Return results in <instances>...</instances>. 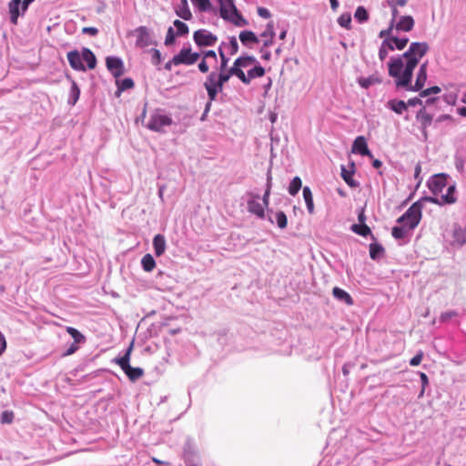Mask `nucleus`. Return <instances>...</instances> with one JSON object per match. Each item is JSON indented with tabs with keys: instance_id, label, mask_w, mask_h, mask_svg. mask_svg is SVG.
Returning <instances> with one entry per match:
<instances>
[{
	"instance_id": "nucleus-1",
	"label": "nucleus",
	"mask_w": 466,
	"mask_h": 466,
	"mask_svg": "<svg viewBox=\"0 0 466 466\" xmlns=\"http://www.w3.org/2000/svg\"><path fill=\"white\" fill-rule=\"evenodd\" d=\"M389 76L394 78L397 89L402 88L413 92V69L403 66V61L399 57H390L387 64Z\"/></svg>"
},
{
	"instance_id": "nucleus-2",
	"label": "nucleus",
	"mask_w": 466,
	"mask_h": 466,
	"mask_svg": "<svg viewBox=\"0 0 466 466\" xmlns=\"http://www.w3.org/2000/svg\"><path fill=\"white\" fill-rule=\"evenodd\" d=\"M66 57L70 66L79 72L95 69L97 65V59L94 52L85 46L80 51L73 49L67 52Z\"/></svg>"
},
{
	"instance_id": "nucleus-3",
	"label": "nucleus",
	"mask_w": 466,
	"mask_h": 466,
	"mask_svg": "<svg viewBox=\"0 0 466 466\" xmlns=\"http://www.w3.org/2000/svg\"><path fill=\"white\" fill-rule=\"evenodd\" d=\"M133 348L134 342L131 341L129 345L118 354V356L112 360V362L117 364L121 368L130 381L135 382L144 375V370L140 367H132L130 365Z\"/></svg>"
},
{
	"instance_id": "nucleus-4",
	"label": "nucleus",
	"mask_w": 466,
	"mask_h": 466,
	"mask_svg": "<svg viewBox=\"0 0 466 466\" xmlns=\"http://www.w3.org/2000/svg\"><path fill=\"white\" fill-rule=\"evenodd\" d=\"M430 46L426 42H412L402 55L394 56L403 61V66L415 69L420 59L428 53Z\"/></svg>"
},
{
	"instance_id": "nucleus-5",
	"label": "nucleus",
	"mask_w": 466,
	"mask_h": 466,
	"mask_svg": "<svg viewBox=\"0 0 466 466\" xmlns=\"http://www.w3.org/2000/svg\"><path fill=\"white\" fill-rule=\"evenodd\" d=\"M422 218V205L414 202L410 207L397 218V223L404 225L410 231L414 230L420 224Z\"/></svg>"
},
{
	"instance_id": "nucleus-6",
	"label": "nucleus",
	"mask_w": 466,
	"mask_h": 466,
	"mask_svg": "<svg viewBox=\"0 0 466 466\" xmlns=\"http://www.w3.org/2000/svg\"><path fill=\"white\" fill-rule=\"evenodd\" d=\"M173 124V119L169 114H165L164 110L157 108L151 114L146 127L153 132L164 134L165 127Z\"/></svg>"
},
{
	"instance_id": "nucleus-7",
	"label": "nucleus",
	"mask_w": 466,
	"mask_h": 466,
	"mask_svg": "<svg viewBox=\"0 0 466 466\" xmlns=\"http://www.w3.org/2000/svg\"><path fill=\"white\" fill-rule=\"evenodd\" d=\"M182 459L185 466H203L198 447L191 437H187L183 445Z\"/></svg>"
},
{
	"instance_id": "nucleus-8",
	"label": "nucleus",
	"mask_w": 466,
	"mask_h": 466,
	"mask_svg": "<svg viewBox=\"0 0 466 466\" xmlns=\"http://www.w3.org/2000/svg\"><path fill=\"white\" fill-rule=\"evenodd\" d=\"M203 86L207 92L208 98L210 99V101H216L218 94H220L224 89V86L221 81H219L217 71H211L207 76L206 80L203 83Z\"/></svg>"
},
{
	"instance_id": "nucleus-9",
	"label": "nucleus",
	"mask_w": 466,
	"mask_h": 466,
	"mask_svg": "<svg viewBox=\"0 0 466 466\" xmlns=\"http://www.w3.org/2000/svg\"><path fill=\"white\" fill-rule=\"evenodd\" d=\"M131 34L137 36L135 45L137 48L142 49L149 46L157 45V42L153 38L152 30L145 25H139Z\"/></svg>"
},
{
	"instance_id": "nucleus-10",
	"label": "nucleus",
	"mask_w": 466,
	"mask_h": 466,
	"mask_svg": "<svg viewBox=\"0 0 466 466\" xmlns=\"http://www.w3.org/2000/svg\"><path fill=\"white\" fill-rule=\"evenodd\" d=\"M30 5L24 0H10L8 3V13L10 23L16 25L18 18L24 16L27 12Z\"/></svg>"
},
{
	"instance_id": "nucleus-11",
	"label": "nucleus",
	"mask_w": 466,
	"mask_h": 466,
	"mask_svg": "<svg viewBox=\"0 0 466 466\" xmlns=\"http://www.w3.org/2000/svg\"><path fill=\"white\" fill-rule=\"evenodd\" d=\"M193 40L198 47H211L218 41V36L207 29H198L193 33Z\"/></svg>"
},
{
	"instance_id": "nucleus-12",
	"label": "nucleus",
	"mask_w": 466,
	"mask_h": 466,
	"mask_svg": "<svg viewBox=\"0 0 466 466\" xmlns=\"http://www.w3.org/2000/svg\"><path fill=\"white\" fill-rule=\"evenodd\" d=\"M249 198L247 201L248 211L260 219L266 218L265 206L258 200L260 196L258 193L248 192Z\"/></svg>"
},
{
	"instance_id": "nucleus-13",
	"label": "nucleus",
	"mask_w": 466,
	"mask_h": 466,
	"mask_svg": "<svg viewBox=\"0 0 466 466\" xmlns=\"http://www.w3.org/2000/svg\"><path fill=\"white\" fill-rule=\"evenodd\" d=\"M451 246L454 248H461L466 245V224L464 226L454 223L451 230Z\"/></svg>"
},
{
	"instance_id": "nucleus-14",
	"label": "nucleus",
	"mask_w": 466,
	"mask_h": 466,
	"mask_svg": "<svg viewBox=\"0 0 466 466\" xmlns=\"http://www.w3.org/2000/svg\"><path fill=\"white\" fill-rule=\"evenodd\" d=\"M448 175L441 173L431 176L427 181L430 191L437 196L447 187Z\"/></svg>"
},
{
	"instance_id": "nucleus-15",
	"label": "nucleus",
	"mask_w": 466,
	"mask_h": 466,
	"mask_svg": "<svg viewBox=\"0 0 466 466\" xmlns=\"http://www.w3.org/2000/svg\"><path fill=\"white\" fill-rule=\"evenodd\" d=\"M106 69L115 78H119L125 73V66L121 57L109 56L106 57Z\"/></svg>"
},
{
	"instance_id": "nucleus-16",
	"label": "nucleus",
	"mask_w": 466,
	"mask_h": 466,
	"mask_svg": "<svg viewBox=\"0 0 466 466\" xmlns=\"http://www.w3.org/2000/svg\"><path fill=\"white\" fill-rule=\"evenodd\" d=\"M351 153L361 157L373 158V154L369 148L367 138L364 136H358L352 142Z\"/></svg>"
},
{
	"instance_id": "nucleus-17",
	"label": "nucleus",
	"mask_w": 466,
	"mask_h": 466,
	"mask_svg": "<svg viewBox=\"0 0 466 466\" xmlns=\"http://www.w3.org/2000/svg\"><path fill=\"white\" fill-rule=\"evenodd\" d=\"M350 168L348 169L344 165L340 167V176L345 183L351 188H356L360 186V183L353 178L356 172V166L353 161L350 163Z\"/></svg>"
},
{
	"instance_id": "nucleus-18",
	"label": "nucleus",
	"mask_w": 466,
	"mask_h": 466,
	"mask_svg": "<svg viewBox=\"0 0 466 466\" xmlns=\"http://www.w3.org/2000/svg\"><path fill=\"white\" fill-rule=\"evenodd\" d=\"M219 4V15L222 19L228 21L232 15L237 13L238 8L234 0H218Z\"/></svg>"
},
{
	"instance_id": "nucleus-19",
	"label": "nucleus",
	"mask_w": 466,
	"mask_h": 466,
	"mask_svg": "<svg viewBox=\"0 0 466 466\" xmlns=\"http://www.w3.org/2000/svg\"><path fill=\"white\" fill-rule=\"evenodd\" d=\"M266 73L265 68L259 64L255 63L253 67L248 70V74L246 75L244 72H241L240 81L245 84H250L251 79L262 77Z\"/></svg>"
},
{
	"instance_id": "nucleus-20",
	"label": "nucleus",
	"mask_w": 466,
	"mask_h": 466,
	"mask_svg": "<svg viewBox=\"0 0 466 466\" xmlns=\"http://www.w3.org/2000/svg\"><path fill=\"white\" fill-rule=\"evenodd\" d=\"M173 63H178V65L192 66L190 57V44L186 43L177 54L172 57Z\"/></svg>"
},
{
	"instance_id": "nucleus-21",
	"label": "nucleus",
	"mask_w": 466,
	"mask_h": 466,
	"mask_svg": "<svg viewBox=\"0 0 466 466\" xmlns=\"http://www.w3.org/2000/svg\"><path fill=\"white\" fill-rule=\"evenodd\" d=\"M415 118L416 121L420 124V129H428V127L432 124L433 115L427 111L425 106H422L416 112Z\"/></svg>"
},
{
	"instance_id": "nucleus-22",
	"label": "nucleus",
	"mask_w": 466,
	"mask_h": 466,
	"mask_svg": "<svg viewBox=\"0 0 466 466\" xmlns=\"http://www.w3.org/2000/svg\"><path fill=\"white\" fill-rule=\"evenodd\" d=\"M427 71L428 61H425L420 66L419 70L417 72L415 83L413 84V92H417L424 87L428 77Z\"/></svg>"
},
{
	"instance_id": "nucleus-23",
	"label": "nucleus",
	"mask_w": 466,
	"mask_h": 466,
	"mask_svg": "<svg viewBox=\"0 0 466 466\" xmlns=\"http://www.w3.org/2000/svg\"><path fill=\"white\" fill-rule=\"evenodd\" d=\"M66 78L71 83L69 95H68V98H67V105L73 106L79 100L81 90H80L78 84L72 78L71 76L66 75Z\"/></svg>"
},
{
	"instance_id": "nucleus-24",
	"label": "nucleus",
	"mask_w": 466,
	"mask_h": 466,
	"mask_svg": "<svg viewBox=\"0 0 466 466\" xmlns=\"http://www.w3.org/2000/svg\"><path fill=\"white\" fill-rule=\"evenodd\" d=\"M332 295L335 299L347 306H352L354 304V300L351 295L348 291L339 287H334L332 289Z\"/></svg>"
},
{
	"instance_id": "nucleus-25",
	"label": "nucleus",
	"mask_w": 466,
	"mask_h": 466,
	"mask_svg": "<svg viewBox=\"0 0 466 466\" xmlns=\"http://www.w3.org/2000/svg\"><path fill=\"white\" fill-rule=\"evenodd\" d=\"M255 63L258 64V60L254 56L243 54L234 61L233 65L241 73L244 72L243 68L255 65Z\"/></svg>"
},
{
	"instance_id": "nucleus-26",
	"label": "nucleus",
	"mask_w": 466,
	"mask_h": 466,
	"mask_svg": "<svg viewBox=\"0 0 466 466\" xmlns=\"http://www.w3.org/2000/svg\"><path fill=\"white\" fill-rule=\"evenodd\" d=\"M152 245L155 256H162L165 253L167 248V241L165 236L163 234L155 235L153 238Z\"/></svg>"
},
{
	"instance_id": "nucleus-27",
	"label": "nucleus",
	"mask_w": 466,
	"mask_h": 466,
	"mask_svg": "<svg viewBox=\"0 0 466 466\" xmlns=\"http://www.w3.org/2000/svg\"><path fill=\"white\" fill-rule=\"evenodd\" d=\"M176 15L185 21L192 19V13L190 11L187 0H179V5L174 7Z\"/></svg>"
},
{
	"instance_id": "nucleus-28",
	"label": "nucleus",
	"mask_w": 466,
	"mask_h": 466,
	"mask_svg": "<svg viewBox=\"0 0 466 466\" xmlns=\"http://www.w3.org/2000/svg\"><path fill=\"white\" fill-rule=\"evenodd\" d=\"M415 21L411 15H401L396 24V30L400 32H410L413 29Z\"/></svg>"
},
{
	"instance_id": "nucleus-29",
	"label": "nucleus",
	"mask_w": 466,
	"mask_h": 466,
	"mask_svg": "<svg viewBox=\"0 0 466 466\" xmlns=\"http://www.w3.org/2000/svg\"><path fill=\"white\" fill-rule=\"evenodd\" d=\"M386 107L397 115H402L408 110L407 104L404 100L392 98L387 101Z\"/></svg>"
},
{
	"instance_id": "nucleus-30",
	"label": "nucleus",
	"mask_w": 466,
	"mask_h": 466,
	"mask_svg": "<svg viewBox=\"0 0 466 466\" xmlns=\"http://www.w3.org/2000/svg\"><path fill=\"white\" fill-rule=\"evenodd\" d=\"M276 35L274 30V23L270 21L267 24L265 30L260 34V37L266 38L263 42V47H269L274 43V37Z\"/></svg>"
},
{
	"instance_id": "nucleus-31",
	"label": "nucleus",
	"mask_w": 466,
	"mask_h": 466,
	"mask_svg": "<svg viewBox=\"0 0 466 466\" xmlns=\"http://www.w3.org/2000/svg\"><path fill=\"white\" fill-rule=\"evenodd\" d=\"M238 37H239L241 44L248 47H250L252 45H256V44L259 43V38L251 30L241 31Z\"/></svg>"
},
{
	"instance_id": "nucleus-32",
	"label": "nucleus",
	"mask_w": 466,
	"mask_h": 466,
	"mask_svg": "<svg viewBox=\"0 0 466 466\" xmlns=\"http://www.w3.org/2000/svg\"><path fill=\"white\" fill-rule=\"evenodd\" d=\"M350 230L363 238L370 237L372 240H376L370 228L366 223H355L350 226Z\"/></svg>"
},
{
	"instance_id": "nucleus-33",
	"label": "nucleus",
	"mask_w": 466,
	"mask_h": 466,
	"mask_svg": "<svg viewBox=\"0 0 466 466\" xmlns=\"http://www.w3.org/2000/svg\"><path fill=\"white\" fill-rule=\"evenodd\" d=\"M217 72L219 77V81H221L223 86H225V84H227L232 76H237L240 80L242 75L234 65H232V66H230L228 69H225V71Z\"/></svg>"
},
{
	"instance_id": "nucleus-34",
	"label": "nucleus",
	"mask_w": 466,
	"mask_h": 466,
	"mask_svg": "<svg viewBox=\"0 0 466 466\" xmlns=\"http://www.w3.org/2000/svg\"><path fill=\"white\" fill-rule=\"evenodd\" d=\"M440 201L442 203L443 206L451 205L457 201L456 186L454 184L449 185L447 187L446 192H445V194H442L441 196Z\"/></svg>"
},
{
	"instance_id": "nucleus-35",
	"label": "nucleus",
	"mask_w": 466,
	"mask_h": 466,
	"mask_svg": "<svg viewBox=\"0 0 466 466\" xmlns=\"http://www.w3.org/2000/svg\"><path fill=\"white\" fill-rule=\"evenodd\" d=\"M357 83L363 89H369L371 86L381 84L382 79L377 75H370L367 77L360 76L357 78Z\"/></svg>"
},
{
	"instance_id": "nucleus-36",
	"label": "nucleus",
	"mask_w": 466,
	"mask_h": 466,
	"mask_svg": "<svg viewBox=\"0 0 466 466\" xmlns=\"http://www.w3.org/2000/svg\"><path fill=\"white\" fill-rule=\"evenodd\" d=\"M373 241L369 247L370 257L372 260H379L384 256L385 248L377 239Z\"/></svg>"
},
{
	"instance_id": "nucleus-37",
	"label": "nucleus",
	"mask_w": 466,
	"mask_h": 466,
	"mask_svg": "<svg viewBox=\"0 0 466 466\" xmlns=\"http://www.w3.org/2000/svg\"><path fill=\"white\" fill-rule=\"evenodd\" d=\"M302 195H303V198H304L308 212L311 215L314 214L315 207H314V201H313V195H312V191L309 188V187L305 186L302 188Z\"/></svg>"
},
{
	"instance_id": "nucleus-38",
	"label": "nucleus",
	"mask_w": 466,
	"mask_h": 466,
	"mask_svg": "<svg viewBox=\"0 0 466 466\" xmlns=\"http://www.w3.org/2000/svg\"><path fill=\"white\" fill-rule=\"evenodd\" d=\"M66 331L70 335L73 339L75 344H85L86 341V336L81 333L77 329L74 327L67 326L66 327Z\"/></svg>"
},
{
	"instance_id": "nucleus-39",
	"label": "nucleus",
	"mask_w": 466,
	"mask_h": 466,
	"mask_svg": "<svg viewBox=\"0 0 466 466\" xmlns=\"http://www.w3.org/2000/svg\"><path fill=\"white\" fill-rule=\"evenodd\" d=\"M466 162V153L462 150H457L454 155V165L457 171L461 174L464 173V165Z\"/></svg>"
},
{
	"instance_id": "nucleus-40",
	"label": "nucleus",
	"mask_w": 466,
	"mask_h": 466,
	"mask_svg": "<svg viewBox=\"0 0 466 466\" xmlns=\"http://www.w3.org/2000/svg\"><path fill=\"white\" fill-rule=\"evenodd\" d=\"M193 5L200 13H208L214 10L213 5L210 0H191Z\"/></svg>"
},
{
	"instance_id": "nucleus-41",
	"label": "nucleus",
	"mask_w": 466,
	"mask_h": 466,
	"mask_svg": "<svg viewBox=\"0 0 466 466\" xmlns=\"http://www.w3.org/2000/svg\"><path fill=\"white\" fill-rule=\"evenodd\" d=\"M156 267V260L154 257L147 253L141 258V268L146 272H151Z\"/></svg>"
},
{
	"instance_id": "nucleus-42",
	"label": "nucleus",
	"mask_w": 466,
	"mask_h": 466,
	"mask_svg": "<svg viewBox=\"0 0 466 466\" xmlns=\"http://www.w3.org/2000/svg\"><path fill=\"white\" fill-rule=\"evenodd\" d=\"M302 187V180L299 176L294 177L288 187V192L290 196L295 197Z\"/></svg>"
},
{
	"instance_id": "nucleus-43",
	"label": "nucleus",
	"mask_w": 466,
	"mask_h": 466,
	"mask_svg": "<svg viewBox=\"0 0 466 466\" xmlns=\"http://www.w3.org/2000/svg\"><path fill=\"white\" fill-rule=\"evenodd\" d=\"M354 18L358 23L363 24L369 21L370 14L363 5H360L355 10Z\"/></svg>"
},
{
	"instance_id": "nucleus-44",
	"label": "nucleus",
	"mask_w": 466,
	"mask_h": 466,
	"mask_svg": "<svg viewBox=\"0 0 466 466\" xmlns=\"http://www.w3.org/2000/svg\"><path fill=\"white\" fill-rule=\"evenodd\" d=\"M216 336L217 342L219 346L224 348L225 346L228 345L231 336L228 334V332L226 329H220L214 333Z\"/></svg>"
},
{
	"instance_id": "nucleus-45",
	"label": "nucleus",
	"mask_w": 466,
	"mask_h": 466,
	"mask_svg": "<svg viewBox=\"0 0 466 466\" xmlns=\"http://www.w3.org/2000/svg\"><path fill=\"white\" fill-rule=\"evenodd\" d=\"M408 231L409 229L407 228V227L400 224V226L392 227L391 235L395 239L400 240L404 239L408 236Z\"/></svg>"
},
{
	"instance_id": "nucleus-46",
	"label": "nucleus",
	"mask_w": 466,
	"mask_h": 466,
	"mask_svg": "<svg viewBox=\"0 0 466 466\" xmlns=\"http://www.w3.org/2000/svg\"><path fill=\"white\" fill-rule=\"evenodd\" d=\"M173 25L176 27L175 32L179 37L186 36L188 35L189 27L185 22L176 19L173 22Z\"/></svg>"
},
{
	"instance_id": "nucleus-47",
	"label": "nucleus",
	"mask_w": 466,
	"mask_h": 466,
	"mask_svg": "<svg viewBox=\"0 0 466 466\" xmlns=\"http://www.w3.org/2000/svg\"><path fill=\"white\" fill-rule=\"evenodd\" d=\"M351 21L352 18L350 13L341 14L337 20L339 26L348 30L351 28Z\"/></svg>"
},
{
	"instance_id": "nucleus-48",
	"label": "nucleus",
	"mask_w": 466,
	"mask_h": 466,
	"mask_svg": "<svg viewBox=\"0 0 466 466\" xmlns=\"http://www.w3.org/2000/svg\"><path fill=\"white\" fill-rule=\"evenodd\" d=\"M275 220L278 228L284 229L288 226V217L284 211L279 210L275 213Z\"/></svg>"
},
{
	"instance_id": "nucleus-49",
	"label": "nucleus",
	"mask_w": 466,
	"mask_h": 466,
	"mask_svg": "<svg viewBox=\"0 0 466 466\" xmlns=\"http://www.w3.org/2000/svg\"><path fill=\"white\" fill-rule=\"evenodd\" d=\"M116 85L119 86L122 90L127 91L135 86V82L131 77L116 78Z\"/></svg>"
},
{
	"instance_id": "nucleus-50",
	"label": "nucleus",
	"mask_w": 466,
	"mask_h": 466,
	"mask_svg": "<svg viewBox=\"0 0 466 466\" xmlns=\"http://www.w3.org/2000/svg\"><path fill=\"white\" fill-rule=\"evenodd\" d=\"M228 22L232 23L236 26H245L248 25V20L242 15V14L238 10L237 13L232 15L231 19Z\"/></svg>"
},
{
	"instance_id": "nucleus-51",
	"label": "nucleus",
	"mask_w": 466,
	"mask_h": 466,
	"mask_svg": "<svg viewBox=\"0 0 466 466\" xmlns=\"http://www.w3.org/2000/svg\"><path fill=\"white\" fill-rule=\"evenodd\" d=\"M177 37H179V36L176 34L175 29L172 26H169L167 28V35H166L165 41H164L165 46H171L175 45V43L177 41Z\"/></svg>"
},
{
	"instance_id": "nucleus-52",
	"label": "nucleus",
	"mask_w": 466,
	"mask_h": 466,
	"mask_svg": "<svg viewBox=\"0 0 466 466\" xmlns=\"http://www.w3.org/2000/svg\"><path fill=\"white\" fill-rule=\"evenodd\" d=\"M441 89L439 86H430L428 88H422L420 90H419L418 92H420V97H430L432 95H437L439 93H441Z\"/></svg>"
},
{
	"instance_id": "nucleus-53",
	"label": "nucleus",
	"mask_w": 466,
	"mask_h": 466,
	"mask_svg": "<svg viewBox=\"0 0 466 466\" xmlns=\"http://www.w3.org/2000/svg\"><path fill=\"white\" fill-rule=\"evenodd\" d=\"M392 42L395 49L403 50L409 43V38L407 36L399 37L394 35Z\"/></svg>"
},
{
	"instance_id": "nucleus-54",
	"label": "nucleus",
	"mask_w": 466,
	"mask_h": 466,
	"mask_svg": "<svg viewBox=\"0 0 466 466\" xmlns=\"http://www.w3.org/2000/svg\"><path fill=\"white\" fill-rule=\"evenodd\" d=\"M15 413L12 410H3L0 414V422L1 424H11L14 421Z\"/></svg>"
},
{
	"instance_id": "nucleus-55",
	"label": "nucleus",
	"mask_w": 466,
	"mask_h": 466,
	"mask_svg": "<svg viewBox=\"0 0 466 466\" xmlns=\"http://www.w3.org/2000/svg\"><path fill=\"white\" fill-rule=\"evenodd\" d=\"M416 202H419L420 204H421L422 205V208H424V204L426 202L436 204V205H439V206H443L442 203L440 201V198H438L435 195L421 197Z\"/></svg>"
},
{
	"instance_id": "nucleus-56",
	"label": "nucleus",
	"mask_w": 466,
	"mask_h": 466,
	"mask_svg": "<svg viewBox=\"0 0 466 466\" xmlns=\"http://www.w3.org/2000/svg\"><path fill=\"white\" fill-rule=\"evenodd\" d=\"M418 375L420 376L421 390L419 393V397H422L425 393L426 388L430 384L429 377L425 372L418 371Z\"/></svg>"
},
{
	"instance_id": "nucleus-57",
	"label": "nucleus",
	"mask_w": 466,
	"mask_h": 466,
	"mask_svg": "<svg viewBox=\"0 0 466 466\" xmlns=\"http://www.w3.org/2000/svg\"><path fill=\"white\" fill-rule=\"evenodd\" d=\"M149 53L151 54V63H152V65L159 66L162 63V61H163L161 52L158 49H157V48H151L149 50Z\"/></svg>"
},
{
	"instance_id": "nucleus-58",
	"label": "nucleus",
	"mask_w": 466,
	"mask_h": 466,
	"mask_svg": "<svg viewBox=\"0 0 466 466\" xmlns=\"http://www.w3.org/2000/svg\"><path fill=\"white\" fill-rule=\"evenodd\" d=\"M227 46L229 48V54L231 56H233V55L238 53V43L237 41L236 36H229L228 37V43L227 44Z\"/></svg>"
},
{
	"instance_id": "nucleus-59",
	"label": "nucleus",
	"mask_w": 466,
	"mask_h": 466,
	"mask_svg": "<svg viewBox=\"0 0 466 466\" xmlns=\"http://www.w3.org/2000/svg\"><path fill=\"white\" fill-rule=\"evenodd\" d=\"M458 312L455 310L444 311L440 316V321L442 323L449 322L452 318L457 317Z\"/></svg>"
},
{
	"instance_id": "nucleus-60",
	"label": "nucleus",
	"mask_w": 466,
	"mask_h": 466,
	"mask_svg": "<svg viewBox=\"0 0 466 466\" xmlns=\"http://www.w3.org/2000/svg\"><path fill=\"white\" fill-rule=\"evenodd\" d=\"M442 99L445 103H447L450 106H455L458 99V95L456 93H449L444 94L442 96Z\"/></svg>"
},
{
	"instance_id": "nucleus-61",
	"label": "nucleus",
	"mask_w": 466,
	"mask_h": 466,
	"mask_svg": "<svg viewBox=\"0 0 466 466\" xmlns=\"http://www.w3.org/2000/svg\"><path fill=\"white\" fill-rule=\"evenodd\" d=\"M81 344H75V342H71L69 346L66 349V350L61 354L62 357H67L76 353L80 347Z\"/></svg>"
},
{
	"instance_id": "nucleus-62",
	"label": "nucleus",
	"mask_w": 466,
	"mask_h": 466,
	"mask_svg": "<svg viewBox=\"0 0 466 466\" xmlns=\"http://www.w3.org/2000/svg\"><path fill=\"white\" fill-rule=\"evenodd\" d=\"M423 358V352L421 350L418 351L410 360V365L412 367H416L420 364Z\"/></svg>"
},
{
	"instance_id": "nucleus-63",
	"label": "nucleus",
	"mask_w": 466,
	"mask_h": 466,
	"mask_svg": "<svg viewBox=\"0 0 466 466\" xmlns=\"http://www.w3.org/2000/svg\"><path fill=\"white\" fill-rule=\"evenodd\" d=\"M445 121H449V122H451V123H456V119L451 115L442 114V115H440L435 119V126L437 124H439V123L445 122Z\"/></svg>"
},
{
	"instance_id": "nucleus-64",
	"label": "nucleus",
	"mask_w": 466,
	"mask_h": 466,
	"mask_svg": "<svg viewBox=\"0 0 466 466\" xmlns=\"http://www.w3.org/2000/svg\"><path fill=\"white\" fill-rule=\"evenodd\" d=\"M422 97H420L419 96H414V97H411L410 98L406 104H407V108H409V106H423V101L421 99Z\"/></svg>"
}]
</instances>
